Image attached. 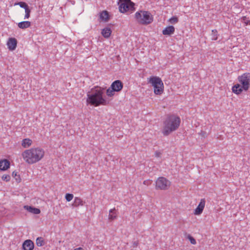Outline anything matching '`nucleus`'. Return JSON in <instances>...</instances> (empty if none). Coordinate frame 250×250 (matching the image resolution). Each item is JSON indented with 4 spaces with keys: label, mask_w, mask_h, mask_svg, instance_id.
Instances as JSON below:
<instances>
[{
    "label": "nucleus",
    "mask_w": 250,
    "mask_h": 250,
    "mask_svg": "<svg viewBox=\"0 0 250 250\" xmlns=\"http://www.w3.org/2000/svg\"><path fill=\"white\" fill-rule=\"evenodd\" d=\"M24 208L29 212L32 213L34 214H38L41 212L39 208H34L32 206H24Z\"/></svg>",
    "instance_id": "nucleus-15"
},
{
    "label": "nucleus",
    "mask_w": 250,
    "mask_h": 250,
    "mask_svg": "<svg viewBox=\"0 0 250 250\" xmlns=\"http://www.w3.org/2000/svg\"><path fill=\"white\" fill-rule=\"evenodd\" d=\"M117 214L115 208L111 209L109 211L108 218L110 220H113L116 218Z\"/></svg>",
    "instance_id": "nucleus-21"
},
{
    "label": "nucleus",
    "mask_w": 250,
    "mask_h": 250,
    "mask_svg": "<svg viewBox=\"0 0 250 250\" xmlns=\"http://www.w3.org/2000/svg\"><path fill=\"white\" fill-rule=\"evenodd\" d=\"M12 175L18 183H20L21 181L20 175L18 174V172L14 171L12 172Z\"/></svg>",
    "instance_id": "nucleus-25"
},
{
    "label": "nucleus",
    "mask_w": 250,
    "mask_h": 250,
    "mask_svg": "<svg viewBox=\"0 0 250 250\" xmlns=\"http://www.w3.org/2000/svg\"><path fill=\"white\" fill-rule=\"evenodd\" d=\"M100 18L103 21H107L109 20V13L106 10L103 11L100 13Z\"/></svg>",
    "instance_id": "nucleus-17"
},
{
    "label": "nucleus",
    "mask_w": 250,
    "mask_h": 250,
    "mask_svg": "<svg viewBox=\"0 0 250 250\" xmlns=\"http://www.w3.org/2000/svg\"><path fill=\"white\" fill-rule=\"evenodd\" d=\"M83 205V202L80 197H75L72 206L73 207H77L79 206Z\"/></svg>",
    "instance_id": "nucleus-20"
},
{
    "label": "nucleus",
    "mask_w": 250,
    "mask_h": 250,
    "mask_svg": "<svg viewBox=\"0 0 250 250\" xmlns=\"http://www.w3.org/2000/svg\"><path fill=\"white\" fill-rule=\"evenodd\" d=\"M242 19L246 25H250V20H248V18L246 17H243Z\"/></svg>",
    "instance_id": "nucleus-31"
},
{
    "label": "nucleus",
    "mask_w": 250,
    "mask_h": 250,
    "mask_svg": "<svg viewBox=\"0 0 250 250\" xmlns=\"http://www.w3.org/2000/svg\"><path fill=\"white\" fill-rule=\"evenodd\" d=\"M104 88L100 86H95L87 93L86 103L95 106L100 105H106L108 102L103 98Z\"/></svg>",
    "instance_id": "nucleus-1"
},
{
    "label": "nucleus",
    "mask_w": 250,
    "mask_h": 250,
    "mask_svg": "<svg viewBox=\"0 0 250 250\" xmlns=\"http://www.w3.org/2000/svg\"><path fill=\"white\" fill-rule=\"evenodd\" d=\"M111 33V30L109 27H105L104 28L101 32L102 35L105 38H108L110 37Z\"/></svg>",
    "instance_id": "nucleus-19"
},
{
    "label": "nucleus",
    "mask_w": 250,
    "mask_h": 250,
    "mask_svg": "<svg viewBox=\"0 0 250 250\" xmlns=\"http://www.w3.org/2000/svg\"><path fill=\"white\" fill-rule=\"evenodd\" d=\"M238 80L243 86V89L247 91L250 87V73H245L238 76Z\"/></svg>",
    "instance_id": "nucleus-7"
},
{
    "label": "nucleus",
    "mask_w": 250,
    "mask_h": 250,
    "mask_svg": "<svg viewBox=\"0 0 250 250\" xmlns=\"http://www.w3.org/2000/svg\"><path fill=\"white\" fill-rule=\"evenodd\" d=\"M34 247V243L31 240H26L22 244V248L24 250H33Z\"/></svg>",
    "instance_id": "nucleus-12"
},
{
    "label": "nucleus",
    "mask_w": 250,
    "mask_h": 250,
    "mask_svg": "<svg viewBox=\"0 0 250 250\" xmlns=\"http://www.w3.org/2000/svg\"><path fill=\"white\" fill-rule=\"evenodd\" d=\"M155 155L156 157H160L161 155V153L159 151H156L155 152Z\"/></svg>",
    "instance_id": "nucleus-34"
},
{
    "label": "nucleus",
    "mask_w": 250,
    "mask_h": 250,
    "mask_svg": "<svg viewBox=\"0 0 250 250\" xmlns=\"http://www.w3.org/2000/svg\"><path fill=\"white\" fill-rule=\"evenodd\" d=\"M25 15L24 16V19H28L30 16L31 9L28 7L25 9Z\"/></svg>",
    "instance_id": "nucleus-27"
},
{
    "label": "nucleus",
    "mask_w": 250,
    "mask_h": 250,
    "mask_svg": "<svg viewBox=\"0 0 250 250\" xmlns=\"http://www.w3.org/2000/svg\"><path fill=\"white\" fill-rule=\"evenodd\" d=\"M243 90V87L240 84H236L232 86V92L237 94L239 95L242 93Z\"/></svg>",
    "instance_id": "nucleus-16"
},
{
    "label": "nucleus",
    "mask_w": 250,
    "mask_h": 250,
    "mask_svg": "<svg viewBox=\"0 0 250 250\" xmlns=\"http://www.w3.org/2000/svg\"><path fill=\"white\" fill-rule=\"evenodd\" d=\"M155 184L156 189L167 190L170 187V182L164 177H160L157 179Z\"/></svg>",
    "instance_id": "nucleus-8"
},
{
    "label": "nucleus",
    "mask_w": 250,
    "mask_h": 250,
    "mask_svg": "<svg viewBox=\"0 0 250 250\" xmlns=\"http://www.w3.org/2000/svg\"><path fill=\"white\" fill-rule=\"evenodd\" d=\"M73 197V195L71 193H66L65 196V199L68 202L71 201Z\"/></svg>",
    "instance_id": "nucleus-29"
},
{
    "label": "nucleus",
    "mask_w": 250,
    "mask_h": 250,
    "mask_svg": "<svg viewBox=\"0 0 250 250\" xmlns=\"http://www.w3.org/2000/svg\"><path fill=\"white\" fill-rule=\"evenodd\" d=\"M119 10L121 13H125L129 10L128 3L130 2V0H119Z\"/></svg>",
    "instance_id": "nucleus-9"
},
{
    "label": "nucleus",
    "mask_w": 250,
    "mask_h": 250,
    "mask_svg": "<svg viewBox=\"0 0 250 250\" xmlns=\"http://www.w3.org/2000/svg\"><path fill=\"white\" fill-rule=\"evenodd\" d=\"M10 167V162L8 160L4 159L0 161V170H5Z\"/></svg>",
    "instance_id": "nucleus-14"
},
{
    "label": "nucleus",
    "mask_w": 250,
    "mask_h": 250,
    "mask_svg": "<svg viewBox=\"0 0 250 250\" xmlns=\"http://www.w3.org/2000/svg\"><path fill=\"white\" fill-rule=\"evenodd\" d=\"M180 123L181 119L178 116L174 114L167 115L164 121L162 133L164 136L169 135L178 128Z\"/></svg>",
    "instance_id": "nucleus-2"
},
{
    "label": "nucleus",
    "mask_w": 250,
    "mask_h": 250,
    "mask_svg": "<svg viewBox=\"0 0 250 250\" xmlns=\"http://www.w3.org/2000/svg\"><path fill=\"white\" fill-rule=\"evenodd\" d=\"M205 203H206V201H205V199H202L201 200V201L199 203L198 206L196 208V209L194 210V213L195 215H198L201 214L202 213L204 208L205 206Z\"/></svg>",
    "instance_id": "nucleus-10"
},
{
    "label": "nucleus",
    "mask_w": 250,
    "mask_h": 250,
    "mask_svg": "<svg viewBox=\"0 0 250 250\" xmlns=\"http://www.w3.org/2000/svg\"><path fill=\"white\" fill-rule=\"evenodd\" d=\"M22 155L26 163L33 164L39 162L43 158L44 151L40 147L32 148L25 150Z\"/></svg>",
    "instance_id": "nucleus-3"
},
{
    "label": "nucleus",
    "mask_w": 250,
    "mask_h": 250,
    "mask_svg": "<svg viewBox=\"0 0 250 250\" xmlns=\"http://www.w3.org/2000/svg\"><path fill=\"white\" fill-rule=\"evenodd\" d=\"M15 5H19L21 7L24 8L25 9V8H28L29 6L27 5V4L23 1H21L19 2L18 3H16Z\"/></svg>",
    "instance_id": "nucleus-26"
},
{
    "label": "nucleus",
    "mask_w": 250,
    "mask_h": 250,
    "mask_svg": "<svg viewBox=\"0 0 250 250\" xmlns=\"http://www.w3.org/2000/svg\"><path fill=\"white\" fill-rule=\"evenodd\" d=\"M31 25V22L29 21H23L18 24V27L22 29H25L29 27Z\"/></svg>",
    "instance_id": "nucleus-18"
},
{
    "label": "nucleus",
    "mask_w": 250,
    "mask_h": 250,
    "mask_svg": "<svg viewBox=\"0 0 250 250\" xmlns=\"http://www.w3.org/2000/svg\"><path fill=\"white\" fill-rule=\"evenodd\" d=\"M152 181L149 180H145L144 181V184L146 186H148L151 184Z\"/></svg>",
    "instance_id": "nucleus-33"
},
{
    "label": "nucleus",
    "mask_w": 250,
    "mask_h": 250,
    "mask_svg": "<svg viewBox=\"0 0 250 250\" xmlns=\"http://www.w3.org/2000/svg\"><path fill=\"white\" fill-rule=\"evenodd\" d=\"M149 83L154 87V92L156 95H161L164 90V85L161 79L153 76L149 79Z\"/></svg>",
    "instance_id": "nucleus-5"
},
{
    "label": "nucleus",
    "mask_w": 250,
    "mask_h": 250,
    "mask_svg": "<svg viewBox=\"0 0 250 250\" xmlns=\"http://www.w3.org/2000/svg\"><path fill=\"white\" fill-rule=\"evenodd\" d=\"M188 239L190 241L191 244L195 245L196 243L195 239L191 235H188Z\"/></svg>",
    "instance_id": "nucleus-32"
},
{
    "label": "nucleus",
    "mask_w": 250,
    "mask_h": 250,
    "mask_svg": "<svg viewBox=\"0 0 250 250\" xmlns=\"http://www.w3.org/2000/svg\"><path fill=\"white\" fill-rule=\"evenodd\" d=\"M74 250H83L82 248H78L75 249Z\"/></svg>",
    "instance_id": "nucleus-36"
},
{
    "label": "nucleus",
    "mask_w": 250,
    "mask_h": 250,
    "mask_svg": "<svg viewBox=\"0 0 250 250\" xmlns=\"http://www.w3.org/2000/svg\"><path fill=\"white\" fill-rule=\"evenodd\" d=\"M138 242L137 241H134L133 242V248H136L138 246Z\"/></svg>",
    "instance_id": "nucleus-35"
},
{
    "label": "nucleus",
    "mask_w": 250,
    "mask_h": 250,
    "mask_svg": "<svg viewBox=\"0 0 250 250\" xmlns=\"http://www.w3.org/2000/svg\"><path fill=\"white\" fill-rule=\"evenodd\" d=\"M135 16L137 22L141 24L147 25L153 21V18L148 11H139Z\"/></svg>",
    "instance_id": "nucleus-4"
},
{
    "label": "nucleus",
    "mask_w": 250,
    "mask_h": 250,
    "mask_svg": "<svg viewBox=\"0 0 250 250\" xmlns=\"http://www.w3.org/2000/svg\"><path fill=\"white\" fill-rule=\"evenodd\" d=\"M32 144V141L29 139H24L22 142V146L25 148L29 147Z\"/></svg>",
    "instance_id": "nucleus-22"
},
{
    "label": "nucleus",
    "mask_w": 250,
    "mask_h": 250,
    "mask_svg": "<svg viewBox=\"0 0 250 250\" xmlns=\"http://www.w3.org/2000/svg\"><path fill=\"white\" fill-rule=\"evenodd\" d=\"M7 44L10 50H14L17 45V41L15 38H10L9 39Z\"/></svg>",
    "instance_id": "nucleus-11"
},
{
    "label": "nucleus",
    "mask_w": 250,
    "mask_h": 250,
    "mask_svg": "<svg viewBox=\"0 0 250 250\" xmlns=\"http://www.w3.org/2000/svg\"><path fill=\"white\" fill-rule=\"evenodd\" d=\"M36 244L39 247L42 246L44 245V240L42 237H38L36 239Z\"/></svg>",
    "instance_id": "nucleus-23"
},
{
    "label": "nucleus",
    "mask_w": 250,
    "mask_h": 250,
    "mask_svg": "<svg viewBox=\"0 0 250 250\" xmlns=\"http://www.w3.org/2000/svg\"><path fill=\"white\" fill-rule=\"evenodd\" d=\"M169 21L171 24H175L178 22V18L176 16H173L169 20Z\"/></svg>",
    "instance_id": "nucleus-28"
},
{
    "label": "nucleus",
    "mask_w": 250,
    "mask_h": 250,
    "mask_svg": "<svg viewBox=\"0 0 250 250\" xmlns=\"http://www.w3.org/2000/svg\"><path fill=\"white\" fill-rule=\"evenodd\" d=\"M123 88V83L120 80H116L111 84L110 87L106 90V95L108 97L114 96L115 92H120Z\"/></svg>",
    "instance_id": "nucleus-6"
},
{
    "label": "nucleus",
    "mask_w": 250,
    "mask_h": 250,
    "mask_svg": "<svg viewBox=\"0 0 250 250\" xmlns=\"http://www.w3.org/2000/svg\"><path fill=\"white\" fill-rule=\"evenodd\" d=\"M1 178L3 181L8 182L10 181L11 178L9 175H3Z\"/></svg>",
    "instance_id": "nucleus-30"
},
{
    "label": "nucleus",
    "mask_w": 250,
    "mask_h": 250,
    "mask_svg": "<svg viewBox=\"0 0 250 250\" xmlns=\"http://www.w3.org/2000/svg\"><path fill=\"white\" fill-rule=\"evenodd\" d=\"M211 39L212 40L216 41L218 39V32L216 29L212 30L211 34Z\"/></svg>",
    "instance_id": "nucleus-24"
},
{
    "label": "nucleus",
    "mask_w": 250,
    "mask_h": 250,
    "mask_svg": "<svg viewBox=\"0 0 250 250\" xmlns=\"http://www.w3.org/2000/svg\"><path fill=\"white\" fill-rule=\"evenodd\" d=\"M175 31V28L172 25H170L166 27L163 30V34L164 35L170 36L174 33Z\"/></svg>",
    "instance_id": "nucleus-13"
}]
</instances>
